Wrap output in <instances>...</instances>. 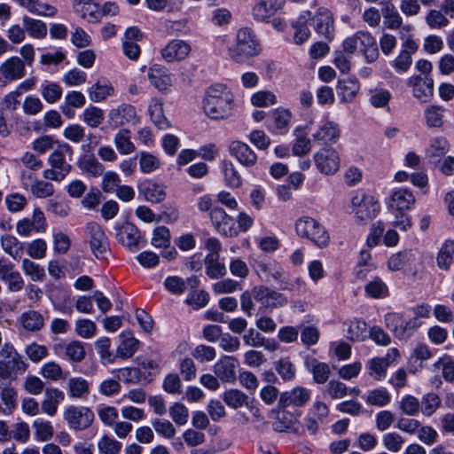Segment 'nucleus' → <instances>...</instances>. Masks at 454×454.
Here are the masks:
<instances>
[{"instance_id":"nucleus-56","label":"nucleus","mask_w":454,"mask_h":454,"mask_svg":"<svg viewBox=\"0 0 454 454\" xmlns=\"http://www.w3.org/2000/svg\"><path fill=\"white\" fill-rule=\"evenodd\" d=\"M367 324L363 320L351 321L347 329V338L352 341H363L366 338Z\"/></svg>"},{"instance_id":"nucleus-62","label":"nucleus","mask_w":454,"mask_h":454,"mask_svg":"<svg viewBox=\"0 0 454 454\" xmlns=\"http://www.w3.org/2000/svg\"><path fill=\"white\" fill-rule=\"evenodd\" d=\"M414 261V254L411 251L399 252L393 254L388 260V268L391 270H400L405 264Z\"/></svg>"},{"instance_id":"nucleus-37","label":"nucleus","mask_w":454,"mask_h":454,"mask_svg":"<svg viewBox=\"0 0 454 454\" xmlns=\"http://www.w3.org/2000/svg\"><path fill=\"white\" fill-rule=\"evenodd\" d=\"M86 103L85 96L80 91H69L65 96L64 103L60 106V110L68 118L74 114V108H81Z\"/></svg>"},{"instance_id":"nucleus-42","label":"nucleus","mask_w":454,"mask_h":454,"mask_svg":"<svg viewBox=\"0 0 454 454\" xmlns=\"http://www.w3.org/2000/svg\"><path fill=\"white\" fill-rule=\"evenodd\" d=\"M79 168L92 176H99L103 175L105 168L104 166L97 160L94 154H84L78 160Z\"/></svg>"},{"instance_id":"nucleus-30","label":"nucleus","mask_w":454,"mask_h":454,"mask_svg":"<svg viewBox=\"0 0 454 454\" xmlns=\"http://www.w3.org/2000/svg\"><path fill=\"white\" fill-rule=\"evenodd\" d=\"M340 135L339 125L327 121L313 134V139L319 144H334L338 141Z\"/></svg>"},{"instance_id":"nucleus-4","label":"nucleus","mask_w":454,"mask_h":454,"mask_svg":"<svg viewBox=\"0 0 454 454\" xmlns=\"http://www.w3.org/2000/svg\"><path fill=\"white\" fill-rule=\"evenodd\" d=\"M27 364L12 345L5 343L0 350V381H12L27 370Z\"/></svg>"},{"instance_id":"nucleus-25","label":"nucleus","mask_w":454,"mask_h":454,"mask_svg":"<svg viewBox=\"0 0 454 454\" xmlns=\"http://www.w3.org/2000/svg\"><path fill=\"white\" fill-rule=\"evenodd\" d=\"M4 83L21 79L25 75V64L19 57H12L0 65Z\"/></svg>"},{"instance_id":"nucleus-45","label":"nucleus","mask_w":454,"mask_h":454,"mask_svg":"<svg viewBox=\"0 0 454 454\" xmlns=\"http://www.w3.org/2000/svg\"><path fill=\"white\" fill-rule=\"evenodd\" d=\"M381 12L385 19V25L391 29H398L403 24V19L396 7L391 1H387L382 7Z\"/></svg>"},{"instance_id":"nucleus-63","label":"nucleus","mask_w":454,"mask_h":454,"mask_svg":"<svg viewBox=\"0 0 454 454\" xmlns=\"http://www.w3.org/2000/svg\"><path fill=\"white\" fill-rule=\"evenodd\" d=\"M420 403V410L425 416H431L441 404L440 397L434 393L423 395Z\"/></svg>"},{"instance_id":"nucleus-14","label":"nucleus","mask_w":454,"mask_h":454,"mask_svg":"<svg viewBox=\"0 0 454 454\" xmlns=\"http://www.w3.org/2000/svg\"><path fill=\"white\" fill-rule=\"evenodd\" d=\"M85 230L91 252L97 258H100L109 249L108 239L103 228L98 223L90 222Z\"/></svg>"},{"instance_id":"nucleus-47","label":"nucleus","mask_w":454,"mask_h":454,"mask_svg":"<svg viewBox=\"0 0 454 454\" xmlns=\"http://www.w3.org/2000/svg\"><path fill=\"white\" fill-rule=\"evenodd\" d=\"M294 133L296 139L292 148L293 153L296 156H302L308 153L311 149V143L304 129L302 127H297Z\"/></svg>"},{"instance_id":"nucleus-18","label":"nucleus","mask_w":454,"mask_h":454,"mask_svg":"<svg viewBox=\"0 0 454 454\" xmlns=\"http://www.w3.org/2000/svg\"><path fill=\"white\" fill-rule=\"evenodd\" d=\"M252 293L254 300L266 308L282 307L288 302L283 294L263 286L254 287Z\"/></svg>"},{"instance_id":"nucleus-48","label":"nucleus","mask_w":454,"mask_h":454,"mask_svg":"<svg viewBox=\"0 0 454 454\" xmlns=\"http://www.w3.org/2000/svg\"><path fill=\"white\" fill-rule=\"evenodd\" d=\"M24 29L27 34L37 39H43L47 35V26L44 22L25 16L22 19Z\"/></svg>"},{"instance_id":"nucleus-60","label":"nucleus","mask_w":454,"mask_h":454,"mask_svg":"<svg viewBox=\"0 0 454 454\" xmlns=\"http://www.w3.org/2000/svg\"><path fill=\"white\" fill-rule=\"evenodd\" d=\"M74 331L76 334L83 339H90L96 335V324L86 318H81L75 321Z\"/></svg>"},{"instance_id":"nucleus-59","label":"nucleus","mask_w":454,"mask_h":454,"mask_svg":"<svg viewBox=\"0 0 454 454\" xmlns=\"http://www.w3.org/2000/svg\"><path fill=\"white\" fill-rule=\"evenodd\" d=\"M434 367L442 369V376L447 382L454 381V360L451 356L444 355L434 364Z\"/></svg>"},{"instance_id":"nucleus-39","label":"nucleus","mask_w":454,"mask_h":454,"mask_svg":"<svg viewBox=\"0 0 454 454\" xmlns=\"http://www.w3.org/2000/svg\"><path fill=\"white\" fill-rule=\"evenodd\" d=\"M88 93L91 101L100 102L114 94V87L109 81L99 79L89 88Z\"/></svg>"},{"instance_id":"nucleus-29","label":"nucleus","mask_w":454,"mask_h":454,"mask_svg":"<svg viewBox=\"0 0 454 454\" xmlns=\"http://www.w3.org/2000/svg\"><path fill=\"white\" fill-rule=\"evenodd\" d=\"M139 194L152 203H160L165 200L164 186L152 180H145L138 184Z\"/></svg>"},{"instance_id":"nucleus-33","label":"nucleus","mask_w":454,"mask_h":454,"mask_svg":"<svg viewBox=\"0 0 454 454\" xmlns=\"http://www.w3.org/2000/svg\"><path fill=\"white\" fill-rule=\"evenodd\" d=\"M305 366L313 374L316 383L324 384L328 380L331 371L327 364L319 362L315 357H307Z\"/></svg>"},{"instance_id":"nucleus-28","label":"nucleus","mask_w":454,"mask_h":454,"mask_svg":"<svg viewBox=\"0 0 454 454\" xmlns=\"http://www.w3.org/2000/svg\"><path fill=\"white\" fill-rule=\"evenodd\" d=\"M415 203L413 193L408 189H398L393 192L388 207L392 212L408 210Z\"/></svg>"},{"instance_id":"nucleus-24","label":"nucleus","mask_w":454,"mask_h":454,"mask_svg":"<svg viewBox=\"0 0 454 454\" xmlns=\"http://www.w3.org/2000/svg\"><path fill=\"white\" fill-rule=\"evenodd\" d=\"M191 52V46L183 40L170 41L160 51L167 62L181 61Z\"/></svg>"},{"instance_id":"nucleus-58","label":"nucleus","mask_w":454,"mask_h":454,"mask_svg":"<svg viewBox=\"0 0 454 454\" xmlns=\"http://www.w3.org/2000/svg\"><path fill=\"white\" fill-rule=\"evenodd\" d=\"M105 114L102 109L90 106L82 113V121L90 128L98 127L104 121Z\"/></svg>"},{"instance_id":"nucleus-22","label":"nucleus","mask_w":454,"mask_h":454,"mask_svg":"<svg viewBox=\"0 0 454 454\" xmlns=\"http://www.w3.org/2000/svg\"><path fill=\"white\" fill-rule=\"evenodd\" d=\"M239 362L236 358L224 356L214 365V372L216 377L223 382L232 383L236 380V369Z\"/></svg>"},{"instance_id":"nucleus-64","label":"nucleus","mask_w":454,"mask_h":454,"mask_svg":"<svg viewBox=\"0 0 454 454\" xmlns=\"http://www.w3.org/2000/svg\"><path fill=\"white\" fill-rule=\"evenodd\" d=\"M121 443L107 435L102 436L98 442V449L101 454H119Z\"/></svg>"},{"instance_id":"nucleus-38","label":"nucleus","mask_w":454,"mask_h":454,"mask_svg":"<svg viewBox=\"0 0 454 454\" xmlns=\"http://www.w3.org/2000/svg\"><path fill=\"white\" fill-rule=\"evenodd\" d=\"M20 322L28 332H38L44 326L43 316L36 310H27L21 314Z\"/></svg>"},{"instance_id":"nucleus-32","label":"nucleus","mask_w":454,"mask_h":454,"mask_svg":"<svg viewBox=\"0 0 454 454\" xmlns=\"http://www.w3.org/2000/svg\"><path fill=\"white\" fill-rule=\"evenodd\" d=\"M73 6L76 12L90 22H94L101 17L99 5L92 0H74Z\"/></svg>"},{"instance_id":"nucleus-31","label":"nucleus","mask_w":454,"mask_h":454,"mask_svg":"<svg viewBox=\"0 0 454 454\" xmlns=\"http://www.w3.org/2000/svg\"><path fill=\"white\" fill-rule=\"evenodd\" d=\"M65 399L63 391L57 387L47 388L44 393V399L42 402V411L48 416H54L57 413L59 404Z\"/></svg>"},{"instance_id":"nucleus-51","label":"nucleus","mask_w":454,"mask_h":454,"mask_svg":"<svg viewBox=\"0 0 454 454\" xmlns=\"http://www.w3.org/2000/svg\"><path fill=\"white\" fill-rule=\"evenodd\" d=\"M40 373L44 379L52 381L66 380L67 376V372H65L61 366L53 361L44 364Z\"/></svg>"},{"instance_id":"nucleus-55","label":"nucleus","mask_w":454,"mask_h":454,"mask_svg":"<svg viewBox=\"0 0 454 454\" xmlns=\"http://www.w3.org/2000/svg\"><path fill=\"white\" fill-rule=\"evenodd\" d=\"M121 337L123 338V340L117 348L118 356L122 358L131 357L137 350L139 343L138 340L131 336L130 333H128V336L126 337V334L122 333Z\"/></svg>"},{"instance_id":"nucleus-15","label":"nucleus","mask_w":454,"mask_h":454,"mask_svg":"<svg viewBox=\"0 0 454 454\" xmlns=\"http://www.w3.org/2000/svg\"><path fill=\"white\" fill-rule=\"evenodd\" d=\"M114 229L116 231V239L121 245L127 247L131 252H136L139 249L141 234L136 225L126 222L121 224L117 223Z\"/></svg>"},{"instance_id":"nucleus-23","label":"nucleus","mask_w":454,"mask_h":454,"mask_svg":"<svg viewBox=\"0 0 454 454\" xmlns=\"http://www.w3.org/2000/svg\"><path fill=\"white\" fill-rule=\"evenodd\" d=\"M209 215L213 224L219 233L224 236H232L237 234V231L234 229L235 222L233 218L228 215L223 208L214 207L210 211Z\"/></svg>"},{"instance_id":"nucleus-36","label":"nucleus","mask_w":454,"mask_h":454,"mask_svg":"<svg viewBox=\"0 0 454 454\" xmlns=\"http://www.w3.org/2000/svg\"><path fill=\"white\" fill-rule=\"evenodd\" d=\"M360 90L359 82L353 79H345L338 82L337 95L343 103H349L354 100Z\"/></svg>"},{"instance_id":"nucleus-50","label":"nucleus","mask_w":454,"mask_h":454,"mask_svg":"<svg viewBox=\"0 0 454 454\" xmlns=\"http://www.w3.org/2000/svg\"><path fill=\"white\" fill-rule=\"evenodd\" d=\"M453 254L454 241L446 240L440 248L437 255V264L439 268L442 270H449L453 261Z\"/></svg>"},{"instance_id":"nucleus-34","label":"nucleus","mask_w":454,"mask_h":454,"mask_svg":"<svg viewBox=\"0 0 454 454\" xmlns=\"http://www.w3.org/2000/svg\"><path fill=\"white\" fill-rule=\"evenodd\" d=\"M309 20H310V12H306L292 23L294 29V42L297 45L304 43L310 36V30L307 26Z\"/></svg>"},{"instance_id":"nucleus-43","label":"nucleus","mask_w":454,"mask_h":454,"mask_svg":"<svg viewBox=\"0 0 454 454\" xmlns=\"http://www.w3.org/2000/svg\"><path fill=\"white\" fill-rule=\"evenodd\" d=\"M18 393L12 387L5 385L4 381H0V399L4 405L3 412L11 414L16 408Z\"/></svg>"},{"instance_id":"nucleus-41","label":"nucleus","mask_w":454,"mask_h":454,"mask_svg":"<svg viewBox=\"0 0 454 454\" xmlns=\"http://www.w3.org/2000/svg\"><path fill=\"white\" fill-rule=\"evenodd\" d=\"M1 247L14 260H20L24 253V244L12 235L2 236Z\"/></svg>"},{"instance_id":"nucleus-13","label":"nucleus","mask_w":454,"mask_h":454,"mask_svg":"<svg viewBox=\"0 0 454 454\" xmlns=\"http://www.w3.org/2000/svg\"><path fill=\"white\" fill-rule=\"evenodd\" d=\"M312 26L316 33L331 41L334 35V20L333 13L325 7H319L315 14H310Z\"/></svg>"},{"instance_id":"nucleus-40","label":"nucleus","mask_w":454,"mask_h":454,"mask_svg":"<svg viewBox=\"0 0 454 454\" xmlns=\"http://www.w3.org/2000/svg\"><path fill=\"white\" fill-rule=\"evenodd\" d=\"M204 262L208 278L217 279L226 275L227 270L225 264L220 262V255L207 254Z\"/></svg>"},{"instance_id":"nucleus-44","label":"nucleus","mask_w":454,"mask_h":454,"mask_svg":"<svg viewBox=\"0 0 454 454\" xmlns=\"http://www.w3.org/2000/svg\"><path fill=\"white\" fill-rule=\"evenodd\" d=\"M114 142L118 152L121 154H129L135 151L136 147L131 141V132L129 129H120L115 134Z\"/></svg>"},{"instance_id":"nucleus-61","label":"nucleus","mask_w":454,"mask_h":454,"mask_svg":"<svg viewBox=\"0 0 454 454\" xmlns=\"http://www.w3.org/2000/svg\"><path fill=\"white\" fill-rule=\"evenodd\" d=\"M365 401L370 405L383 407L389 403L390 395L385 388H377L368 392Z\"/></svg>"},{"instance_id":"nucleus-20","label":"nucleus","mask_w":454,"mask_h":454,"mask_svg":"<svg viewBox=\"0 0 454 454\" xmlns=\"http://www.w3.org/2000/svg\"><path fill=\"white\" fill-rule=\"evenodd\" d=\"M229 153L246 168H252L257 162V155L255 153L247 144L241 141L235 140L231 142L229 145Z\"/></svg>"},{"instance_id":"nucleus-16","label":"nucleus","mask_w":454,"mask_h":454,"mask_svg":"<svg viewBox=\"0 0 454 454\" xmlns=\"http://www.w3.org/2000/svg\"><path fill=\"white\" fill-rule=\"evenodd\" d=\"M408 86L412 88V95L421 103H427L434 95V80L431 77L413 75L408 79Z\"/></svg>"},{"instance_id":"nucleus-11","label":"nucleus","mask_w":454,"mask_h":454,"mask_svg":"<svg viewBox=\"0 0 454 454\" xmlns=\"http://www.w3.org/2000/svg\"><path fill=\"white\" fill-rule=\"evenodd\" d=\"M314 162L318 171L324 175H333L340 168V156L333 147H323L314 155Z\"/></svg>"},{"instance_id":"nucleus-8","label":"nucleus","mask_w":454,"mask_h":454,"mask_svg":"<svg viewBox=\"0 0 454 454\" xmlns=\"http://www.w3.org/2000/svg\"><path fill=\"white\" fill-rule=\"evenodd\" d=\"M254 269L259 277L265 281H269L270 278L278 281L281 290H294V285L288 280L286 272L277 261L257 262Z\"/></svg>"},{"instance_id":"nucleus-27","label":"nucleus","mask_w":454,"mask_h":454,"mask_svg":"<svg viewBox=\"0 0 454 454\" xmlns=\"http://www.w3.org/2000/svg\"><path fill=\"white\" fill-rule=\"evenodd\" d=\"M286 0H261L253 8V17L258 21H265L280 11Z\"/></svg>"},{"instance_id":"nucleus-12","label":"nucleus","mask_w":454,"mask_h":454,"mask_svg":"<svg viewBox=\"0 0 454 454\" xmlns=\"http://www.w3.org/2000/svg\"><path fill=\"white\" fill-rule=\"evenodd\" d=\"M47 222L43 212L39 207L33 210L32 218L25 217L16 223V232L21 237H28L33 232L45 231Z\"/></svg>"},{"instance_id":"nucleus-2","label":"nucleus","mask_w":454,"mask_h":454,"mask_svg":"<svg viewBox=\"0 0 454 454\" xmlns=\"http://www.w3.org/2000/svg\"><path fill=\"white\" fill-rule=\"evenodd\" d=\"M74 153L72 146L67 143L60 144L48 157L50 168L43 172L46 180L61 182L70 173L72 166L67 162V156L71 160Z\"/></svg>"},{"instance_id":"nucleus-10","label":"nucleus","mask_w":454,"mask_h":454,"mask_svg":"<svg viewBox=\"0 0 454 454\" xmlns=\"http://www.w3.org/2000/svg\"><path fill=\"white\" fill-rule=\"evenodd\" d=\"M63 417L74 430H84L90 427L94 420V413L90 408L73 405L65 410Z\"/></svg>"},{"instance_id":"nucleus-21","label":"nucleus","mask_w":454,"mask_h":454,"mask_svg":"<svg viewBox=\"0 0 454 454\" xmlns=\"http://www.w3.org/2000/svg\"><path fill=\"white\" fill-rule=\"evenodd\" d=\"M148 78L151 84L160 91L168 90L173 85V74L161 65L154 64L150 67Z\"/></svg>"},{"instance_id":"nucleus-57","label":"nucleus","mask_w":454,"mask_h":454,"mask_svg":"<svg viewBox=\"0 0 454 454\" xmlns=\"http://www.w3.org/2000/svg\"><path fill=\"white\" fill-rule=\"evenodd\" d=\"M21 269L33 281H43L45 278L44 269L28 258L22 260Z\"/></svg>"},{"instance_id":"nucleus-54","label":"nucleus","mask_w":454,"mask_h":454,"mask_svg":"<svg viewBox=\"0 0 454 454\" xmlns=\"http://www.w3.org/2000/svg\"><path fill=\"white\" fill-rule=\"evenodd\" d=\"M35 437L39 442H47L53 436L54 429L50 421L37 419L33 422Z\"/></svg>"},{"instance_id":"nucleus-3","label":"nucleus","mask_w":454,"mask_h":454,"mask_svg":"<svg viewBox=\"0 0 454 454\" xmlns=\"http://www.w3.org/2000/svg\"><path fill=\"white\" fill-rule=\"evenodd\" d=\"M260 46L254 33L248 27L238 30L235 44L229 47L228 54L231 59L242 63L247 59L258 55Z\"/></svg>"},{"instance_id":"nucleus-49","label":"nucleus","mask_w":454,"mask_h":454,"mask_svg":"<svg viewBox=\"0 0 454 454\" xmlns=\"http://www.w3.org/2000/svg\"><path fill=\"white\" fill-rule=\"evenodd\" d=\"M62 93V88L57 82L45 81L41 84L42 97L49 104H54L59 100Z\"/></svg>"},{"instance_id":"nucleus-6","label":"nucleus","mask_w":454,"mask_h":454,"mask_svg":"<svg viewBox=\"0 0 454 454\" xmlns=\"http://www.w3.org/2000/svg\"><path fill=\"white\" fill-rule=\"evenodd\" d=\"M298 236L308 239L317 247H326L330 236L326 229L316 219L309 216L299 218L295 223Z\"/></svg>"},{"instance_id":"nucleus-19","label":"nucleus","mask_w":454,"mask_h":454,"mask_svg":"<svg viewBox=\"0 0 454 454\" xmlns=\"http://www.w3.org/2000/svg\"><path fill=\"white\" fill-rule=\"evenodd\" d=\"M110 125L118 128L129 123L138 121L136 108L129 104H121L108 113Z\"/></svg>"},{"instance_id":"nucleus-7","label":"nucleus","mask_w":454,"mask_h":454,"mask_svg":"<svg viewBox=\"0 0 454 454\" xmlns=\"http://www.w3.org/2000/svg\"><path fill=\"white\" fill-rule=\"evenodd\" d=\"M351 208L360 223H366L377 216L380 210L379 201L364 192H356L351 199Z\"/></svg>"},{"instance_id":"nucleus-1","label":"nucleus","mask_w":454,"mask_h":454,"mask_svg":"<svg viewBox=\"0 0 454 454\" xmlns=\"http://www.w3.org/2000/svg\"><path fill=\"white\" fill-rule=\"evenodd\" d=\"M205 114L211 119H224L232 114L233 94L226 85L216 83L209 87L203 100Z\"/></svg>"},{"instance_id":"nucleus-9","label":"nucleus","mask_w":454,"mask_h":454,"mask_svg":"<svg viewBox=\"0 0 454 454\" xmlns=\"http://www.w3.org/2000/svg\"><path fill=\"white\" fill-rule=\"evenodd\" d=\"M385 325L399 340L410 338L422 325L418 318L404 320L399 313H387L385 315Z\"/></svg>"},{"instance_id":"nucleus-46","label":"nucleus","mask_w":454,"mask_h":454,"mask_svg":"<svg viewBox=\"0 0 454 454\" xmlns=\"http://www.w3.org/2000/svg\"><path fill=\"white\" fill-rule=\"evenodd\" d=\"M149 114L152 121L160 129H167L169 124L163 114L162 103L157 98H152L149 104Z\"/></svg>"},{"instance_id":"nucleus-17","label":"nucleus","mask_w":454,"mask_h":454,"mask_svg":"<svg viewBox=\"0 0 454 454\" xmlns=\"http://www.w3.org/2000/svg\"><path fill=\"white\" fill-rule=\"evenodd\" d=\"M52 348L57 356L74 363L82 362L86 355L84 344L79 340H72L67 344L59 341Z\"/></svg>"},{"instance_id":"nucleus-26","label":"nucleus","mask_w":454,"mask_h":454,"mask_svg":"<svg viewBox=\"0 0 454 454\" xmlns=\"http://www.w3.org/2000/svg\"><path fill=\"white\" fill-rule=\"evenodd\" d=\"M310 398V391L302 387H296L290 391H286L280 395L278 405L281 408L293 405L296 407L303 406Z\"/></svg>"},{"instance_id":"nucleus-53","label":"nucleus","mask_w":454,"mask_h":454,"mask_svg":"<svg viewBox=\"0 0 454 454\" xmlns=\"http://www.w3.org/2000/svg\"><path fill=\"white\" fill-rule=\"evenodd\" d=\"M29 192L35 198L45 199L52 196L55 192V189L53 184L50 182L34 179L33 183L30 184Z\"/></svg>"},{"instance_id":"nucleus-5","label":"nucleus","mask_w":454,"mask_h":454,"mask_svg":"<svg viewBox=\"0 0 454 454\" xmlns=\"http://www.w3.org/2000/svg\"><path fill=\"white\" fill-rule=\"evenodd\" d=\"M342 48L349 55L359 49L368 63L376 61L380 54L376 40L367 31H357L346 38L342 43Z\"/></svg>"},{"instance_id":"nucleus-52","label":"nucleus","mask_w":454,"mask_h":454,"mask_svg":"<svg viewBox=\"0 0 454 454\" xmlns=\"http://www.w3.org/2000/svg\"><path fill=\"white\" fill-rule=\"evenodd\" d=\"M224 403L232 409H239L248 403V396L239 389H230L223 393Z\"/></svg>"},{"instance_id":"nucleus-35","label":"nucleus","mask_w":454,"mask_h":454,"mask_svg":"<svg viewBox=\"0 0 454 454\" xmlns=\"http://www.w3.org/2000/svg\"><path fill=\"white\" fill-rule=\"evenodd\" d=\"M67 390L70 398L83 399L90 394V384L82 377H72L67 380Z\"/></svg>"}]
</instances>
